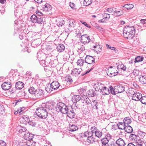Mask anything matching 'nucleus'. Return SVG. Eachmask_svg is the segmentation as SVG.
Wrapping results in <instances>:
<instances>
[{"instance_id":"f03ea898","label":"nucleus","mask_w":146,"mask_h":146,"mask_svg":"<svg viewBox=\"0 0 146 146\" xmlns=\"http://www.w3.org/2000/svg\"><path fill=\"white\" fill-rule=\"evenodd\" d=\"M36 113L41 119H46L48 116L47 110L44 107L37 108L36 111Z\"/></svg>"},{"instance_id":"09e8293b","label":"nucleus","mask_w":146,"mask_h":146,"mask_svg":"<svg viewBox=\"0 0 146 146\" xmlns=\"http://www.w3.org/2000/svg\"><path fill=\"white\" fill-rule=\"evenodd\" d=\"M38 60L39 61V62L41 65L44 66L46 65V62L45 60H44V59L41 60L40 59H38Z\"/></svg>"},{"instance_id":"2eb2a0df","label":"nucleus","mask_w":146,"mask_h":146,"mask_svg":"<svg viewBox=\"0 0 146 146\" xmlns=\"http://www.w3.org/2000/svg\"><path fill=\"white\" fill-rule=\"evenodd\" d=\"M101 92L103 95L108 94L110 93V90L106 87H103Z\"/></svg>"},{"instance_id":"680f3d73","label":"nucleus","mask_w":146,"mask_h":146,"mask_svg":"<svg viewBox=\"0 0 146 146\" xmlns=\"http://www.w3.org/2000/svg\"><path fill=\"white\" fill-rule=\"evenodd\" d=\"M69 5L72 9H76V8L75 7V4L74 3L70 2L69 3Z\"/></svg>"},{"instance_id":"5fc2aeb1","label":"nucleus","mask_w":146,"mask_h":146,"mask_svg":"<svg viewBox=\"0 0 146 146\" xmlns=\"http://www.w3.org/2000/svg\"><path fill=\"white\" fill-rule=\"evenodd\" d=\"M78 50L80 52L82 51L85 50L84 46L82 45L79 48H78Z\"/></svg>"},{"instance_id":"bb28decb","label":"nucleus","mask_w":146,"mask_h":146,"mask_svg":"<svg viewBox=\"0 0 146 146\" xmlns=\"http://www.w3.org/2000/svg\"><path fill=\"white\" fill-rule=\"evenodd\" d=\"M124 129L125 130V131L128 133H131L133 131L132 127L129 125H126Z\"/></svg>"},{"instance_id":"338daca9","label":"nucleus","mask_w":146,"mask_h":146,"mask_svg":"<svg viewBox=\"0 0 146 146\" xmlns=\"http://www.w3.org/2000/svg\"><path fill=\"white\" fill-rule=\"evenodd\" d=\"M106 10V12L108 11L110 13H112V11H113V8H108Z\"/></svg>"},{"instance_id":"72a5a7b5","label":"nucleus","mask_w":146,"mask_h":146,"mask_svg":"<svg viewBox=\"0 0 146 146\" xmlns=\"http://www.w3.org/2000/svg\"><path fill=\"white\" fill-rule=\"evenodd\" d=\"M52 104L51 102H50L49 101H48L46 102V104H42V106H43L42 107L44 106V108H46L47 110L48 109H49L50 107H51Z\"/></svg>"},{"instance_id":"bf43d9fd","label":"nucleus","mask_w":146,"mask_h":146,"mask_svg":"<svg viewBox=\"0 0 146 146\" xmlns=\"http://www.w3.org/2000/svg\"><path fill=\"white\" fill-rule=\"evenodd\" d=\"M133 74L135 76H137L139 75V71L136 70H134L133 72Z\"/></svg>"},{"instance_id":"ddd939ff","label":"nucleus","mask_w":146,"mask_h":146,"mask_svg":"<svg viewBox=\"0 0 146 146\" xmlns=\"http://www.w3.org/2000/svg\"><path fill=\"white\" fill-rule=\"evenodd\" d=\"M24 86V84L21 81H18L16 83L15 88L17 90H20L22 89Z\"/></svg>"},{"instance_id":"f8f14e48","label":"nucleus","mask_w":146,"mask_h":146,"mask_svg":"<svg viewBox=\"0 0 146 146\" xmlns=\"http://www.w3.org/2000/svg\"><path fill=\"white\" fill-rule=\"evenodd\" d=\"M115 91L117 93H121L125 91V87L122 86H117L115 87Z\"/></svg>"},{"instance_id":"c03bdc74","label":"nucleus","mask_w":146,"mask_h":146,"mask_svg":"<svg viewBox=\"0 0 146 146\" xmlns=\"http://www.w3.org/2000/svg\"><path fill=\"white\" fill-rule=\"evenodd\" d=\"M5 109L3 107V106L1 104H0V114L2 115L5 113Z\"/></svg>"},{"instance_id":"cd10ccee","label":"nucleus","mask_w":146,"mask_h":146,"mask_svg":"<svg viewBox=\"0 0 146 146\" xmlns=\"http://www.w3.org/2000/svg\"><path fill=\"white\" fill-rule=\"evenodd\" d=\"M139 81L143 84H146V76H141L139 78Z\"/></svg>"},{"instance_id":"58836bf2","label":"nucleus","mask_w":146,"mask_h":146,"mask_svg":"<svg viewBox=\"0 0 146 146\" xmlns=\"http://www.w3.org/2000/svg\"><path fill=\"white\" fill-rule=\"evenodd\" d=\"M109 146H118L117 144V141L113 140L110 141L109 144Z\"/></svg>"},{"instance_id":"7ed1b4c3","label":"nucleus","mask_w":146,"mask_h":146,"mask_svg":"<svg viewBox=\"0 0 146 146\" xmlns=\"http://www.w3.org/2000/svg\"><path fill=\"white\" fill-rule=\"evenodd\" d=\"M59 87V84L57 81H54L50 85L48 84L45 88L46 91L48 92H50L53 90L57 89Z\"/></svg>"},{"instance_id":"864d4df0","label":"nucleus","mask_w":146,"mask_h":146,"mask_svg":"<svg viewBox=\"0 0 146 146\" xmlns=\"http://www.w3.org/2000/svg\"><path fill=\"white\" fill-rule=\"evenodd\" d=\"M81 70L82 69L75 68L74 70V71L76 74H80V72H81Z\"/></svg>"},{"instance_id":"39448f33","label":"nucleus","mask_w":146,"mask_h":146,"mask_svg":"<svg viewBox=\"0 0 146 146\" xmlns=\"http://www.w3.org/2000/svg\"><path fill=\"white\" fill-rule=\"evenodd\" d=\"M57 108H58L61 112L63 114L66 113L68 110L66 105L61 102L57 103Z\"/></svg>"},{"instance_id":"7c9ffc66","label":"nucleus","mask_w":146,"mask_h":146,"mask_svg":"<svg viewBox=\"0 0 146 146\" xmlns=\"http://www.w3.org/2000/svg\"><path fill=\"white\" fill-rule=\"evenodd\" d=\"M134 141L136 143H144V141H143V139L140 138L139 135H137L136 138H135V141Z\"/></svg>"},{"instance_id":"0eeeda50","label":"nucleus","mask_w":146,"mask_h":146,"mask_svg":"<svg viewBox=\"0 0 146 146\" xmlns=\"http://www.w3.org/2000/svg\"><path fill=\"white\" fill-rule=\"evenodd\" d=\"M90 40L89 36L87 35H82L80 38L81 42L84 44L88 43L90 42Z\"/></svg>"},{"instance_id":"6e6552de","label":"nucleus","mask_w":146,"mask_h":146,"mask_svg":"<svg viewBox=\"0 0 146 146\" xmlns=\"http://www.w3.org/2000/svg\"><path fill=\"white\" fill-rule=\"evenodd\" d=\"M85 59V62L89 64H93L95 62V58L91 56L87 55Z\"/></svg>"},{"instance_id":"4468645a","label":"nucleus","mask_w":146,"mask_h":146,"mask_svg":"<svg viewBox=\"0 0 146 146\" xmlns=\"http://www.w3.org/2000/svg\"><path fill=\"white\" fill-rule=\"evenodd\" d=\"M133 5L132 4H127L123 5L122 7V9L125 11L130 10L133 8Z\"/></svg>"},{"instance_id":"c85d7f7f","label":"nucleus","mask_w":146,"mask_h":146,"mask_svg":"<svg viewBox=\"0 0 146 146\" xmlns=\"http://www.w3.org/2000/svg\"><path fill=\"white\" fill-rule=\"evenodd\" d=\"M69 24L68 26L69 27H72L74 28L76 25V23L75 21L72 19H70L69 20L68 22Z\"/></svg>"},{"instance_id":"f704fd0d","label":"nucleus","mask_w":146,"mask_h":146,"mask_svg":"<svg viewBox=\"0 0 146 146\" xmlns=\"http://www.w3.org/2000/svg\"><path fill=\"white\" fill-rule=\"evenodd\" d=\"M143 56H138L136 57L135 60V63L138 62L143 61Z\"/></svg>"},{"instance_id":"9d476101","label":"nucleus","mask_w":146,"mask_h":146,"mask_svg":"<svg viewBox=\"0 0 146 146\" xmlns=\"http://www.w3.org/2000/svg\"><path fill=\"white\" fill-rule=\"evenodd\" d=\"M11 86L10 82H4L1 85V87L3 90H5L10 89Z\"/></svg>"},{"instance_id":"473e14b6","label":"nucleus","mask_w":146,"mask_h":146,"mask_svg":"<svg viewBox=\"0 0 146 146\" xmlns=\"http://www.w3.org/2000/svg\"><path fill=\"white\" fill-rule=\"evenodd\" d=\"M87 93L88 94V97H91L94 96L96 95V93L93 90H90L88 91Z\"/></svg>"},{"instance_id":"6e6d98bb","label":"nucleus","mask_w":146,"mask_h":146,"mask_svg":"<svg viewBox=\"0 0 146 146\" xmlns=\"http://www.w3.org/2000/svg\"><path fill=\"white\" fill-rule=\"evenodd\" d=\"M35 143L30 141L29 143H27V144L28 146H35Z\"/></svg>"},{"instance_id":"a211bd4d","label":"nucleus","mask_w":146,"mask_h":146,"mask_svg":"<svg viewBox=\"0 0 146 146\" xmlns=\"http://www.w3.org/2000/svg\"><path fill=\"white\" fill-rule=\"evenodd\" d=\"M41 43L40 39H38L34 40L31 44L32 46L33 47H36L37 46L39 45Z\"/></svg>"},{"instance_id":"c756f323","label":"nucleus","mask_w":146,"mask_h":146,"mask_svg":"<svg viewBox=\"0 0 146 146\" xmlns=\"http://www.w3.org/2000/svg\"><path fill=\"white\" fill-rule=\"evenodd\" d=\"M78 129L77 126L75 125H70L69 130L71 131H74L77 130Z\"/></svg>"},{"instance_id":"e2e57ef3","label":"nucleus","mask_w":146,"mask_h":146,"mask_svg":"<svg viewBox=\"0 0 146 146\" xmlns=\"http://www.w3.org/2000/svg\"><path fill=\"white\" fill-rule=\"evenodd\" d=\"M6 143L3 141L0 140V146H5Z\"/></svg>"},{"instance_id":"393cba45","label":"nucleus","mask_w":146,"mask_h":146,"mask_svg":"<svg viewBox=\"0 0 146 146\" xmlns=\"http://www.w3.org/2000/svg\"><path fill=\"white\" fill-rule=\"evenodd\" d=\"M67 114V116L70 118H73L74 117V112L73 110L68 111L66 113Z\"/></svg>"},{"instance_id":"69168bd1","label":"nucleus","mask_w":146,"mask_h":146,"mask_svg":"<svg viewBox=\"0 0 146 146\" xmlns=\"http://www.w3.org/2000/svg\"><path fill=\"white\" fill-rule=\"evenodd\" d=\"M133 86L137 89H138L139 88V86L137 84L136 82H133Z\"/></svg>"},{"instance_id":"3c124183","label":"nucleus","mask_w":146,"mask_h":146,"mask_svg":"<svg viewBox=\"0 0 146 146\" xmlns=\"http://www.w3.org/2000/svg\"><path fill=\"white\" fill-rule=\"evenodd\" d=\"M80 100H90L89 98L87 97V96H82L81 97H80Z\"/></svg>"},{"instance_id":"a18cd8bd","label":"nucleus","mask_w":146,"mask_h":146,"mask_svg":"<svg viewBox=\"0 0 146 146\" xmlns=\"http://www.w3.org/2000/svg\"><path fill=\"white\" fill-rule=\"evenodd\" d=\"M80 96L79 95H74L72 97V100H80Z\"/></svg>"},{"instance_id":"4c0bfd02","label":"nucleus","mask_w":146,"mask_h":146,"mask_svg":"<svg viewBox=\"0 0 146 146\" xmlns=\"http://www.w3.org/2000/svg\"><path fill=\"white\" fill-rule=\"evenodd\" d=\"M109 141L106 138H104L101 140V141L102 143L104 145H108V143Z\"/></svg>"},{"instance_id":"b1692460","label":"nucleus","mask_w":146,"mask_h":146,"mask_svg":"<svg viewBox=\"0 0 146 146\" xmlns=\"http://www.w3.org/2000/svg\"><path fill=\"white\" fill-rule=\"evenodd\" d=\"M82 136L84 137H87L88 138L92 137L93 135V132L91 131H87L85 132L84 133H82Z\"/></svg>"},{"instance_id":"37998d69","label":"nucleus","mask_w":146,"mask_h":146,"mask_svg":"<svg viewBox=\"0 0 146 146\" xmlns=\"http://www.w3.org/2000/svg\"><path fill=\"white\" fill-rule=\"evenodd\" d=\"M29 92L31 94H34L35 93L36 90L35 88L33 87H31L29 90Z\"/></svg>"},{"instance_id":"412c9836","label":"nucleus","mask_w":146,"mask_h":146,"mask_svg":"<svg viewBox=\"0 0 146 146\" xmlns=\"http://www.w3.org/2000/svg\"><path fill=\"white\" fill-rule=\"evenodd\" d=\"M136 92V90L133 88H129L127 90V93L128 95H134Z\"/></svg>"},{"instance_id":"de8ad7c7","label":"nucleus","mask_w":146,"mask_h":146,"mask_svg":"<svg viewBox=\"0 0 146 146\" xmlns=\"http://www.w3.org/2000/svg\"><path fill=\"white\" fill-rule=\"evenodd\" d=\"M117 69L120 68L124 71L126 69V67H125V66L123 64H121L120 66L119 65L118 66H117Z\"/></svg>"},{"instance_id":"13d9d810","label":"nucleus","mask_w":146,"mask_h":146,"mask_svg":"<svg viewBox=\"0 0 146 146\" xmlns=\"http://www.w3.org/2000/svg\"><path fill=\"white\" fill-rule=\"evenodd\" d=\"M112 137V136L110 134H108L106 135L105 136V138H106L108 140V141H109L111 139Z\"/></svg>"},{"instance_id":"774afa93","label":"nucleus","mask_w":146,"mask_h":146,"mask_svg":"<svg viewBox=\"0 0 146 146\" xmlns=\"http://www.w3.org/2000/svg\"><path fill=\"white\" fill-rule=\"evenodd\" d=\"M110 49L114 50L115 52L117 53L118 52V50L116 49V48L114 47H111Z\"/></svg>"},{"instance_id":"c9c22d12","label":"nucleus","mask_w":146,"mask_h":146,"mask_svg":"<svg viewBox=\"0 0 146 146\" xmlns=\"http://www.w3.org/2000/svg\"><path fill=\"white\" fill-rule=\"evenodd\" d=\"M137 135L133 133L131 134L129 136L130 140L131 141H134L136 138Z\"/></svg>"},{"instance_id":"f3484780","label":"nucleus","mask_w":146,"mask_h":146,"mask_svg":"<svg viewBox=\"0 0 146 146\" xmlns=\"http://www.w3.org/2000/svg\"><path fill=\"white\" fill-rule=\"evenodd\" d=\"M43 91L42 90H37L35 93V96L37 98H40L41 96L43 95Z\"/></svg>"},{"instance_id":"aec40b11","label":"nucleus","mask_w":146,"mask_h":146,"mask_svg":"<svg viewBox=\"0 0 146 146\" xmlns=\"http://www.w3.org/2000/svg\"><path fill=\"white\" fill-rule=\"evenodd\" d=\"M102 15L104 19L106 20V21L108 20L110 18V14L106 13V10H104V13H102Z\"/></svg>"},{"instance_id":"49530a36","label":"nucleus","mask_w":146,"mask_h":146,"mask_svg":"<svg viewBox=\"0 0 146 146\" xmlns=\"http://www.w3.org/2000/svg\"><path fill=\"white\" fill-rule=\"evenodd\" d=\"M110 91L111 92V93L113 94H115L117 92L115 91V87L114 88V89H113V87L111 86H110Z\"/></svg>"},{"instance_id":"2f4dec72","label":"nucleus","mask_w":146,"mask_h":146,"mask_svg":"<svg viewBox=\"0 0 146 146\" xmlns=\"http://www.w3.org/2000/svg\"><path fill=\"white\" fill-rule=\"evenodd\" d=\"M123 121L125 125H129L131 122V119L129 117H126L124 119Z\"/></svg>"},{"instance_id":"5701e85b","label":"nucleus","mask_w":146,"mask_h":146,"mask_svg":"<svg viewBox=\"0 0 146 146\" xmlns=\"http://www.w3.org/2000/svg\"><path fill=\"white\" fill-rule=\"evenodd\" d=\"M43 11H48L50 10L51 8V5L48 3H46L44 5H43L42 6Z\"/></svg>"},{"instance_id":"052dcab7","label":"nucleus","mask_w":146,"mask_h":146,"mask_svg":"<svg viewBox=\"0 0 146 146\" xmlns=\"http://www.w3.org/2000/svg\"><path fill=\"white\" fill-rule=\"evenodd\" d=\"M91 132H93V133H95V131L97 130V128L95 126L92 127L91 128Z\"/></svg>"},{"instance_id":"a878e982","label":"nucleus","mask_w":146,"mask_h":146,"mask_svg":"<svg viewBox=\"0 0 146 146\" xmlns=\"http://www.w3.org/2000/svg\"><path fill=\"white\" fill-rule=\"evenodd\" d=\"M118 128L121 129H125L126 125L124 122H119L117 125Z\"/></svg>"},{"instance_id":"4be33fe9","label":"nucleus","mask_w":146,"mask_h":146,"mask_svg":"<svg viewBox=\"0 0 146 146\" xmlns=\"http://www.w3.org/2000/svg\"><path fill=\"white\" fill-rule=\"evenodd\" d=\"M102 84L98 82L96 83L94 86V87L95 89V90L96 91H99L100 90L101 91L102 89Z\"/></svg>"},{"instance_id":"dca6fc26","label":"nucleus","mask_w":146,"mask_h":146,"mask_svg":"<svg viewBox=\"0 0 146 146\" xmlns=\"http://www.w3.org/2000/svg\"><path fill=\"white\" fill-rule=\"evenodd\" d=\"M65 48L64 46L62 44H58L56 48L57 51L59 52H61L64 51Z\"/></svg>"},{"instance_id":"79ce46f5","label":"nucleus","mask_w":146,"mask_h":146,"mask_svg":"<svg viewBox=\"0 0 146 146\" xmlns=\"http://www.w3.org/2000/svg\"><path fill=\"white\" fill-rule=\"evenodd\" d=\"M84 59L80 58L78 60L77 63L78 65L82 66L84 63Z\"/></svg>"},{"instance_id":"6ab92c4d","label":"nucleus","mask_w":146,"mask_h":146,"mask_svg":"<svg viewBox=\"0 0 146 146\" xmlns=\"http://www.w3.org/2000/svg\"><path fill=\"white\" fill-rule=\"evenodd\" d=\"M116 141L118 146H124L125 145L124 140L121 138H119Z\"/></svg>"},{"instance_id":"f257e3e1","label":"nucleus","mask_w":146,"mask_h":146,"mask_svg":"<svg viewBox=\"0 0 146 146\" xmlns=\"http://www.w3.org/2000/svg\"><path fill=\"white\" fill-rule=\"evenodd\" d=\"M135 30L133 26H126L123 29V36L127 39H132L134 36Z\"/></svg>"},{"instance_id":"20e7f679","label":"nucleus","mask_w":146,"mask_h":146,"mask_svg":"<svg viewBox=\"0 0 146 146\" xmlns=\"http://www.w3.org/2000/svg\"><path fill=\"white\" fill-rule=\"evenodd\" d=\"M44 19L42 18L40 16L38 15L36 16L34 14L32 15L30 18L31 21L33 23H37L38 24H42L44 22Z\"/></svg>"},{"instance_id":"4d7b16f0","label":"nucleus","mask_w":146,"mask_h":146,"mask_svg":"<svg viewBox=\"0 0 146 146\" xmlns=\"http://www.w3.org/2000/svg\"><path fill=\"white\" fill-rule=\"evenodd\" d=\"M28 124L29 125L32 126L33 127H35L36 125V123L33 121H29L28 122Z\"/></svg>"},{"instance_id":"423d86ee","label":"nucleus","mask_w":146,"mask_h":146,"mask_svg":"<svg viewBox=\"0 0 146 146\" xmlns=\"http://www.w3.org/2000/svg\"><path fill=\"white\" fill-rule=\"evenodd\" d=\"M132 98L133 100H146V96H142L139 93H136L133 96Z\"/></svg>"},{"instance_id":"603ef678","label":"nucleus","mask_w":146,"mask_h":146,"mask_svg":"<svg viewBox=\"0 0 146 146\" xmlns=\"http://www.w3.org/2000/svg\"><path fill=\"white\" fill-rule=\"evenodd\" d=\"M66 80L68 82L71 83L72 82V79L70 76L66 77Z\"/></svg>"},{"instance_id":"8fccbe9b","label":"nucleus","mask_w":146,"mask_h":146,"mask_svg":"<svg viewBox=\"0 0 146 146\" xmlns=\"http://www.w3.org/2000/svg\"><path fill=\"white\" fill-rule=\"evenodd\" d=\"M27 130L26 128L25 127H21L20 129L19 130V132L21 133L22 132H24Z\"/></svg>"},{"instance_id":"9b49d317","label":"nucleus","mask_w":146,"mask_h":146,"mask_svg":"<svg viewBox=\"0 0 146 146\" xmlns=\"http://www.w3.org/2000/svg\"><path fill=\"white\" fill-rule=\"evenodd\" d=\"M24 137L25 139L30 141L33 139V135L29 133H25L24 134Z\"/></svg>"},{"instance_id":"1a4fd4ad","label":"nucleus","mask_w":146,"mask_h":146,"mask_svg":"<svg viewBox=\"0 0 146 146\" xmlns=\"http://www.w3.org/2000/svg\"><path fill=\"white\" fill-rule=\"evenodd\" d=\"M118 72L116 70V68H113L111 70L108 69V71L107 73V75L110 77H112L117 74Z\"/></svg>"},{"instance_id":"e433bc0d","label":"nucleus","mask_w":146,"mask_h":146,"mask_svg":"<svg viewBox=\"0 0 146 146\" xmlns=\"http://www.w3.org/2000/svg\"><path fill=\"white\" fill-rule=\"evenodd\" d=\"M92 2V0H84V6H87L91 4Z\"/></svg>"},{"instance_id":"ea45409f","label":"nucleus","mask_w":146,"mask_h":146,"mask_svg":"<svg viewBox=\"0 0 146 146\" xmlns=\"http://www.w3.org/2000/svg\"><path fill=\"white\" fill-rule=\"evenodd\" d=\"M95 133L96 136L99 138L101 137L102 134V131L99 130H96L95 131Z\"/></svg>"},{"instance_id":"0e129e2a","label":"nucleus","mask_w":146,"mask_h":146,"mask_svg":"<svg viewBox=\"0 0 146 146\" xmlns=\"http://www.w3.org/2000/svg\"><path fill=\"white\" fill-rule=\"evenodd\" d=\"M123 12L122 10L118 11V12H117V13H116V15L118 16H120L123 15Z\"/></svg>"},{"instance_id":"a19ab883","label":"nucleus","mask_w":146,"mask_h":146,"mask_svg":"<svg viewBox=\"0 0 146 146\" xmlns=\"http://www.w3.org/2000/svg\"><path fill=\"white\" fill-rule=\"evenodd\" d=\"M46 49L49 51H52L54 49V47L52 45H47L46 47Z\"/></svg>"}]
</instances>
